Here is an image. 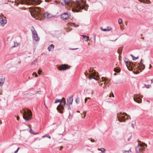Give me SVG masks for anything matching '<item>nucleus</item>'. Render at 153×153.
<instances>
[{
  "label": "nucleus",
  "instance_id": "15",
  "mask_svg": "<svg viewBox=\"0 0 153 153\" xmlns=\"http://www.w3.org/2000/svg\"><path fill=\"white\" fill-rule=\"evenodd\" d=\"M7 23V20L3 19L2 17L0 16V25L4 26Z\"/></svg>",
  "mask_w": 153,
  "mask_h": 153
},
{
  "label": "nucleus",
  "instance_id": "16",
  "mask_svg": "<svg viewBox=\"0 0 153 153\" xmlns=\"http://www.w3.org/2000/svg\"><path fill=\"white\" fill-rule=\"evenodd\" d=\"M5 80L3 76H0V87H1Z\"/></svg>",
  "mask_w": 153,
  "mask_h": 153
},
{
  "label": "nucleus",
  "instance_id": "25",
  "mask_svg": "<svg viewBox=\"0 0 153 153\" xmlns=\"http://www.w3.org/2000/svg\"><path fill=\"white\" fill-rule=\"evenodd\" d=\"M19 45V43L16 42H14V46H13L14 47H16L18 46Z\"/></svg>",
  "mask_w": 153,
  "mask_h": 153
},
{
  "label": "nucleus",
  "instance_id": "14",
  "mask_svg": "<svg viewBox=\"0 0 153 153\" xmlns=\"http://www.w3.org/2000/svg\"><path fill=\"white\" fill-rule=\"evenodd\" d=\"M59 70L60 71L65 70L68 68V65H66L63 64L58 68Z\"/></svg>",
  "mask_w": 153,
  "mask_h": 153
},
{
  "label": "nucleus",
  "instance_id": "32",
  "mask_svg": "<svg viewBox=\"0 0 153 153\" xmlns=\"http://www.w3.org/2000/svg\"><path fill=\"white\" fill-rule=\"evenodd\" d=\"M33 75H35V76L36 77H38V75H37V74L36 73L34 72V73H33Z\"/></svg>",
  "mask_w": 153,
  "mask_h": 153
},
{
  "label": "nucleus",
  "instance_id": "10",
  "mask_svg": "<svg viewBox=\"0 0 153 153\" xmlns=\"http://www.w3.org/2000/svg\"><path fill=\"white\" fill-rule=\"evenodd\" d=\"M89 77L90 79H94L97 80L98 79L99 76L97 73L94 72L89 74Z\"/></svg>",
  "mask_w": 153,
  "mask_h": 153
},
{
  "label": "nucleus",
  "instance_id": "26",
  "mask_svg": "<svg viewBox=\"0 0 153 153\" xmlns=\"http://www.w3.org/2000/svg\"><path fill=\"white\" fill-rule=\"evenodd\" d=\"M47 137L50 139L51 138V137L48 134H46L42 137Z\"/></svg>",
  "mask_w": 153,
  "mask_h": 153
},
{
  "label": "nucleus",
  "instance_id": "2",
  "mask_svg": "<svg viewBox=\"0 0 153 153\" xmlns=\"http://www.w3.org/2000/svg\"><path fill=\"white\" fill-rule=\"evenodd\" d=\"M30 8L31 9L30 14L32 16L36 19L41 20L44 18L48 19L52 17V15L49 13H46L43 14L42 12V8L39 7H31Z\"/></svg>",
  "mask_w": 153,
  "mask_h": 153
},
{
  "label": "nucleus",
  "instance_id": "28",
  "mask_svg": "<svg viewBox=\"0 0 153 153\" xmlns=\"http://www.w3.org/2000/svg\"><path fill=\"white\" fill-rule=\"evenodd\" d=\"M79 98H77L76 100V102L77 104L79 103Z\"/></svg>",
  "mask_w": 153,
  "mask_h": 153
},
{
  "label": "nucleus",
  "instance_id": "34",
  "mask_svg": "<svg viewBox=\"0 0 153 153\" xmlns=\"http://www.w3.org/2000/svg\"><path fill=\"white\" fill-rule=\"evenodd\" d=\"M68 24L69 25H70L71 26H73L74 25V24L70 22Z\"/></svg>",
  "mask_w": 153,
  "mask_h": 153
},
{
  "label": "nucleus",
  "instance_id": "33",
  "mask_svg": "<svg viewBox=\"0 0 153 153\" xmlns=\"http://www.w3.org/2000/svg\"><path fill=\"white\" fill-rule=\"evenodd\" d=\"M35 63L36 61H34L31 63V65H32L33 64H35Z\"/></svg>",
  "mask_w": 153,
  "mask_h": 153
},
{
  "label": "nucleus",
  "instance_id": "8",
  "mask_svg": "<svg viewBox=\"0 0 153 153\" xmlns=\"http://www.w3.org/2000/svg\"><path fill=\"white\" fill-rule=\"evenodd\" d=\"M117 117L118 120L120 122L125 121L128 118V115L126 113L122 112L118 113Z\"/></svg>",
  "mask_w": 153,
  "mask_h": 153
},
{
  "label": "nucleus",
  "instance_id": "39",
  "mask_svg": "<svg viewBox=\"0 0 153 153\" xmlns=\"http://www.w3.org/2000/svg\"><path fill=\"white\" fill-rule=\"evenodd\" d=\"M51 0H45V1L46 2H49Z\"/></svg>",
  "mask_w": 153,
  "mask_h": 153
},
{
  "label": "nucleus",
  "instance_id": "23",
  "mask_svg": "<svg viewBox=\"0 0 153 153\" xmlns=\"http://www.w3.org/2000/svg\"><path fill=\"white\" fill-rule=\"evenodd\" d=\"M102 30L103 31H108L110 30V29H109L108 27H107V28L105 29H102Z\"/></svg>",
  "mask_w": 153,
  "mask_h": 153
},
{
  "label": "nucleus",
  "instance_id": "13",
  "mask_svg": "<svg viewBox=\"0 0 153 153\" xmlns=\"http://www.w3.org/2000/svg\"><path fill=\"white\" fill-rule=\"evenodd\" d=\"M134 100L135 102L139 103H141L142 102L141 99L140 97L137 95L134 96Z\"/></svg>",
  "mask_w": 153,
  "mask_h": 153
},
{
  "label": "nucleus",
  "instance_id": "45",
  "mask_svg": "<svg viewBox=\"0 0 153 153\" xmlns=\"http://www.w3.org/2000/svg\"><path fill=\"white\" fill-rule=\"evenodd\" d=\"M85 114H86V113L85 114V115H84V117H83V118H85V116H86V115H85Z\"/></svg>",
  "mask_w": 153,
  "mask_h": 153
},
{
  "label": "nucleus",
  "instance_id": "43",
  "mask_svg": "<svg viewBox=\"0 0 153 153\" xmlns=\"http://www.w3.org/2000/svg\"><path fill=\"white\" fill-rule=\"evenodd\" d=\"M91 141L92 142H94V140H91Z\"/></svg>",
  "mask_w": 153,
  "mask_h": 153
},
{
  "label": "nucleus",
  "instance_id": "31",
  "mask_svg": "<svg viewBox=\"0 0 153 153\" xmlns=\"http://www.w3.org/2000/svg\"><path fill=\"white\" fill-rule=\"evenodd\" d=\"M42 72V71L39 70L38 71V74H39V75H40L41 74V73Z\"/></svg>",
  "mask_w": 153,
  "mask_h": 153
},
{
  "label": "nucleus",
  "instance_id": "3",
  "mask_svg": "<svg viewBox=\"0 0 153 153\" xmlns=\"http://www.w3.org/2000/svg\"><path fill=\"white\" fill-rule=\"evenodd\" d=\"M124 61L129 71L134 70L133 72L136 74L139 73L145 68V66L142 63L141 61L136 65L133 63L129 61L126 58H125Z\"/></svg>",
  "mask_w": 153,
  "mask_h": 153
},
{
  "label": "nucleus",
  "instance_id": "40",
  "mask_svg": "<svg viewBox=\"0 0 153 153\" xmlns=\"http://www.w3.org/2000/svg\"><path fill=\"white\" fill-rule=\"evenodd\" d=\"M16 119L18 120H19V117L18 116H17L16 117Z\"/></svg>",
  "mask_w": 153,
  "mask_h": 153
},
{
  "label": "nucleus",
  "instance_id": "46",
  "mask_svg": "<svg viewBox=\"0 0 153 153\" xmlns=\"http://www.w3.org/2000/svg\"><path fill=\"white\" fill-rule=\"evenodd\" d=\"M77 112H78V113H79L80 112L79 111H77Z\"/></svg>",
  "mask_w": 153,
  "mask_h": 153
},
{
  "label": "nucleus",
  "instance_id": "1",
  "mask_svg": "<svg viewBox=\"0 0 153 153\" xmlns=\"http://www.w3.org/2000/svg\"><path fill=\"white\" fill-rule=\"evenodd\" d=\"M60 2L63 5H68L72 8L73 11L76 12L84 9V5H86V2L84 0H76V2L70 0H60Z\"/></svg>",
  "mask_w": 153,
  "mask_h": 153
},
{
  "label": "nucleus",
  "instance_id": "30",
  "mask_svg": "<svg viewBox=\"0 0 153 153\" xmlns=\"http://www.w3.org/2000/svg\"><path fill=\"white\" fill-rule=\"evenodd\" d=\"M131 151H124V152L123 153H129V152H131Z\"/></svg>",
  "mask_w": 153,
  "mask_h": 153
},
{
  "label": "nucleus",
  "instance_id": "7",
  "mask_svg": "<svg viewBox=\"0 0 153 153\" xmlns=\"http://www.w3.org/2000/svg\"><path fill=\"white\" fill-rule=\"evenodd\" d=\"M146 147V144L144 143L139 144L138 146L136 148V150L137 153H144L145 149Z\"/></svg>",
  "mask_w": 153,
  "mask_h": 153
},
{
  "label": "nucleus",
  "instance_id": "5",
  "mask_svg": "<svg viewBox=\"0 0 153 153\" xmlns=\"http://www.w3.org/2000/svg\"><path fill=\"white\" fill-rule=\"evenodd\" d=\"M22 112H23V118L26 121L30 120L32 116V113L31 111L28 109H25L22 110Z\"/></svg>",
  "mask_w": 153,
  "mask_h": 153
},
{
  "label": "nucleus",
  "instance_id": "47",
  "mask_svg": "<svg viewBox=\"0 0 153 153\" xmlns=\"http://www.w3.org/2000/svg\"><path fill=\"white\" fill-rule=\"evenodd\" d=\"M114 75H116V73H114Z\"/></svg>",
  "mask_w": 153,
  "mask_h": 153
},
{
  "label": "nucleus",
  "instance_id": "27",
  "mask_svg": "<svg viewBox=\"0 0 153 153\" xmlns=\"http://www.w3.org/2000/svg\"><path fill=\"white\" fill-rule=\"evenodd\" d=\"M123 22L122 20L120 18L119 19L118 22L119 24H121Z\"/></svg>",
  "mask_w": 153,
  "mask_h": 153
},
{
  "label": "nucleus",
  "instance_id": "48",
  "mask_svg": "<svg viewBox=\"0 0 153 153\" xmlns=\"http://www.w3.org/2000/svg\"><path fill=\"white\" fill-rule=\"evenodd\" d=\"M94 40H95V38Z\"/></svg>",
  "mask_w": 153,
  "mask_h": 153
},
{
  "label": "nucleus",
  "instance_id": "9",
  "mask_svg": "<svg viewBox=\"0 0 153 153\" xmlns=\"http://www.w3.org/2000/svg\"><path fill=\"white\" fill-rule=\"evenodd\" d=\"M101 79L102 80L99 83L100 85L102 86L104 89L107 88L106 85H108L109 81L105 77H102Z\"/></svg>",
  "mask_w": 153,
  "mask_h": 153
},
{
  "label": "nucleus",
  "instance_id": "36",
  "mask_svg": "<svg viewBox=\"0 0 153 153\" xmlns=\"http://www.w3.org/2000/svg\"><path fill=\"white\" fill-rule=\"evenodd\" d=\"M19 148H18L16 150L15 152L14 153H17L18 152V151L19 150Z\"/></svg>",
  "mask_w": 153,
  "mask_h": 153
},
{
  "label": "nucleus",
  "instance_id": "6",
  "mask_svg": "<svg viewBox=\"0 0 153 153\" xmlns=\"http://www.w3.org/2000/svg\"><path fill=\"white\" fill-rule=\"evenodd\" d=\"M19 2L21 4L34 5L39 4L41 2V0H21Z\"/></svg>",
  "mask_w": 153,
  "mask_h": 153
},
{
  "label": "nucleus",
  "instance_id": "38",
  "mask_svg": "<svg viewBox=\"0 0 153 153\" xmlns=\"http://www.w3.org/2000/svg\"><path fill=\"white\" fill-rule=\"evenodd\" d=\"M87 99H90V98H89V97H88V98H85V102H86L87 101Z\"/></svg>",
  "mask_w": 153,
  "mask_h": 153
},
{
  "label": "nucleus",
  "instance_id": "21",
  "mask_svg": "<svg viewBox=\"0 0 153 153\" xmlns=\"http://www.w3.org/2000/svg\"><path fill=\"white\" fill-rule=\"evenodd\" d=\"M98 150H100L103 153H105L106 150L103 148H101L100 149H98Z\"/></svg>",
  "mask_w": 153,
  "mask_h": 153
},
{
  "label": "nucleus",
  "instance_id": "42",
  "mask_svg": "<svg viewBox=\"0 0 153 153\" xmlns=\"http://www.w3.org/2000/svg\"><path fill=\"white\" fill-rule=\"evenodd\" d=\"M63 148V147L62 146L60 147V150H62V149Z\"/></svg>",
  "mask_w": 153,
  "mask_h": 153
},
{
  "label": "nucleus",
  "instance_id": "37",
  "mask_svg": "<svg viewBox=\"0 0 153 153\" xmlns=\"http://www.w3.org/2000/svg\"><path fill=\"white\" fill-rule=\"evenodd\" d=\"M111 95L113 97H114V94L112 93H111ZM111 97V94L109 96V97Z\"/></svg>",
  "mask_w": 153,
  "mask_h": 153
},
{
  "label": "nucleus",
  "instance_id": "18",
  "mask_svg": "<svg viewBox=\"0 0 153 153\" xmlns=\"http://www.w3.org/2000/svg\"><path fill=\"white\" fill-rule=\"evenodd\" d=\"M54 48V45H51L48 48V49L49 51H52L53 50Z\"/></svg>",
  "mask_w": 153,
  "mask_h": 153
},
{
  "label": "nucleus",
  "instance_id": "11",
  "mask_svg": "<svg viewBox=\"0 0 153 153\" xmlns=\"http://www.w3.org/2000/svg\"><path fill=\"white\" fill-rule=\"evenodd\" d=\"M31 30L32 32L33 36L34 37L35 40L36 41H39V39L37 33L33 27H32Z\"/></svg>",
  "mask_w": 153,
  "mask_h": 153
},
{
  "label": "nucleus",
  "instance_id": "41",
  "mask_svg": "<svg viewBox=\"0 0 153 153\" xmlns=\"http://www.w3.org/2000/svg\"><path fill=\"white\" fill-rule=\"evenodd\" d=\"M152 67V65L151 64H150L149 67V69H150Z\"/></svg>",
  "mask_w": 153,
  "mask_h": 153
},
{
  "label": "nucleus",
  "instance_id": "29",
  "mask_svg": "<svg viewBox=\"0 0 153 153\" xmlns=\"http://www.w3.org/2000/svg\"><path fill=\"white\" fill-rule=\"evenodd\" d=\"M140 1L141 2H143L144 3H148V1H145L144 0H141Z\"/></svg>",
  "mask_w": 153,
  "mask_h": 153
},
{
  "label": "nucleus",
  "instance_id": "17",
  "mask_svg": "<svg viewBox=\"0 0 153 153\" xmlns=\"http://www.w3.org/2000/svg\"><path fill=\"white\" fill-rule=\"evenodd\" d=\"M73 99L72 97H70L67 99V102L69 105H71L73 102Z\"/></svg>",
  "mask_w": 153,
  "mask_h": 153
},
{
  "label": "nucleus",
  "instance_id": "12",
  "mask_svg": "<svg viewBox=\"0 0 153 153\" xmlns=\"http://www.w3.org/2000/svg\"><path fill=\"white\" fill-rule=\"evenodd\" d=\"M70 15V13L67 12L62 14L61 15V17L63 20H66L69 17Z\"/></svg>",
  "mask_w": 153,
  "mask_h": 153
},
{
  "label": "nucleus",
  "instance_id": "22",
  "mask_svg": "<svg viewBox=\"0 0 153 153\" xmlns=\"http://www.w3.org/2000/svg\"><path fill=\"white\" fill-rule=\"evenodd\" d=\"M114 71L116 72L119 73L120 72V69L115 68L114 69Z\"/></svg>",
  "mask_w": 153,
  "mask_h": 153
},
{
  "label": "nucleus",
  "instance_id": "35",
  "mask_svg": "<svg viewBox=\"0 0 153 153\" xmlns=\"http://www.w3.org/2000/svg\"><path fill=\"white\" fill-rule=\"evenodd\" d=\"M67 106L68 107V109H71V107L70 106V105H67Z\"/></svg>",
  "mask_w": 153,
  "mask_h": 153
},
{
  "label": "nucleus",
  "instance_id": "19",
  "mask_svg": "<svg viewBox=\"0 0 153 153\" xmlns=\"http://www.w3.org/2000/svg\"><path fill=\"white\" fill-rule=\"evenodd\" d=\"M82 37H83V38L85 41H88L89 39V37L85 35H82Z\"/></svg>",
  "mask_w": 153,
  "mask_h": 153
},
{
  "label": "nucleus",
  "instance_id": "4",
  "mask_svg": "<svg viewBox=\"0 0 153 153\" xmlns=\"http://www.w3.org/2000/svg\"><path fill=\"white\" fill-rule=\"evenodd\" d=\"M60 102V104L57 108L58 111L61 113H63V111L64 109V106L65 105V101L64 98H63L62 100H56L55 103H57Z\"/></svg>",
  "mask_w": 153,
  "mask_h": 153
},
{
  "label": "nucleus",
  "instance_id": "20",
  "mask_svg": "<svg viewBox=\"0 0 153 153\" xmlns=\"http://www.w3.org/2000/svg\"><path fill=\"white\" fill-rule=\"evenodd\" d=\"M29 132L31 134H33L35 135L37 134V133H35L31 128H30Z\"/></svg>",
  "mask_w": 153,
  "mask_h": 153
},
{
  "label": "nucleus",
  "instance_id": "44",
  "mask_svg": "<svg viewBox=\"0 0 153 153\" xmlns=\"http://www.w3.org/2000/svg\"><path fill=\"white\" fill-rule=\"evenodd\" d=\"M151 83H152L153 82V79H152L151 80Z\"/></svg>",
  "mask_w": 153,
  "mask_h": 153
},
{
  "label": "nucleus",
  "instance_id": "24",
  "mask_svg": "<svg viewBox=\"0 0 153 153\" xmlns=\"http://www.w3.org/2000/svg\"><path fill=\"white\" fill-rule=\"evenodd\" d=\"M131 56H132V59H133V60H136L138 58H139V56H138L137 57H134L132 54H131Z\"/></svg>",
  "mask_w": 153,
  "mask_h": 153
}]
</instances>
